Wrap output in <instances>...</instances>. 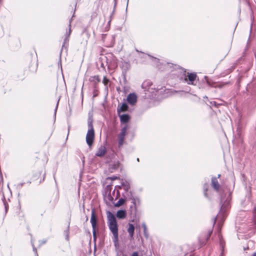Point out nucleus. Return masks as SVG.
<instances>
[{
	"instance_id": "nucleus-13",
	"label": "nucleus",
	"mask_w": 256,
	"mask_h": 256,
	"mask_svg": "<svg viewBox=\"0 0 256 256\" xmlns=\"http://www.w3.org/2000/svg\"><path fill=\"white\" fill-rule=\"evenodd\" d=\"M130 186L129 183L126 181L122 182L120 186V189H123L126 191H128L130 189Z\"/></svg>"
},
{
	"instance_id": "nucleus-11",
	"label": "nucleus",
	"mask_w": 256,
	"mask_h": 256,
	"mask_svg": "<svg viewBox=\"0 0 256 256\" xmlns=\"http://www.w3.org/2000/svg\"><path fill=\"white\" fill-rule=\"evenodd\" d=\"M72 18H71L70 20V22H69V26H70V28H69V30H68V32H66V36L64 40V44L62 46H64V44H66L68 41V38L71 34V29H70V26H71V22H72Z\"/></svg>"
},
{
	"instance_id": "nucleus-18",
	"label": "nucleus",
	"mask_w": 256,
	"mask_h": 256,
	"mask_svg": "<svg viewBox=\"0 0 256 256\" xmlns=\"http://www.w3.org/2000/svg\"><path fill=\"white\" fill-rule=\"evenodd\" d=\"M142 226L144 228V234L146 238L148 236V234L147 230V228L145 223L142 224Z\"/></svg>"
},
{
	"instance_id": "nucleus-6",
	"label": "nucleus",
	"mask_w": 256,
	"mask_h": 256,
	"mask_svg": "<svg viewBox=\"0 0 256 256\" xmlns=\"http://www.w3.org/2000/svg\"><path fill=\"white\" fill-rule=\"evenodd\" d=\"M138 95L135 92H132L128 94L126 98V101L130 106H134L138 102Z\"/></svg>"
},
{
	"instance_id": "nucleus-8",
	"label": "nucleus",
	"mask_w": 256,
	"mask_h": 256,
	"mask_svg": "<svg viewBox=\"0 0 256 256\" xmlns=\"http://www.w3.org/2000/svg\"><path fill=\"white\" fill-rule=\"evenodd\" d=\"M90 222L92 224V228L96 227V219L95 216L94 210H92Z\"/></svg>"
},
{
	"instance_id": "nucleus-1",
	"label": "nucleus",
	"mask_w": 256,
	"mask_h": 256,
	"mask_svg": "<svg viewBox=\"0 0 256 256\" xmlns=\"http://www.w3.org/2000/svg\"><path fill=\"white\" fill-rule=\"evenodd\" d=\"M211 186L214 190L221 196L220 202L222 206L218 216L215 218V221L221 217L223 220L225 217V212L230 205L232 190L228 188H224L221 186L218 182V178L216 177L212 178Z\"/></svg>"
},
{
	"instance_id": "nucleus-40",
	"label": "nucleus",
	"mask_w": 256,
	"mask_h": 256,
	"mask_svg": "<svg viewBox=\"0 0 256 256\" xmlns=\"http://www.w3.org/2000/svg\"><path fill=\"white\" fill-rule=\"evenodd\" d=\"M220 245L222 246V242L220 241Z\"/></svg>"
},
{
	"instance_id": "nucleus-42",
	"label": "nucleus",
	"mask_w": 256,
	"mask_h": 256,
	"mask_svg": "<svg viewBox=\"0 0 256 256\" xmlns=\"http://www.w3.org/2000/svg\"><path fill=\"white\" fill-rule=\"evenodd\" d=\"M137 160H138V162L139 161V158H137Z\"/></svg>"
},
{
	"instance_id": "nucleus-17",
	"label": "nucleus",
	"mask_w": 256,
	"mask_h": 256,
	"mask_svg": "<svg viewBox=\"0 0 256 256\" xmlns=\"http://www.w3.org/2000/svg\"><path fill=\"white\" fill-rule=\"evenodd\" d=\"M125 202V200L122 198H120L116 203L114 204V206H116V207H119L121 206H122Z\"/></svg>"
},
{
	"instance_id": "nucleus-16",
	"label": "nucleus",
	"mask_w": 256,
	"mask_h": 256,
	"mask_svg": "<svg viewBox=\"0 0 256 256\" xmlns=\"http://www.w3.org/2000/svg\"><path fill=\"white\" fill-rule=\"evenodd\" d=\"M132 203L135 206L140 205V200L139 198L133 197L132 198Z\"/></svg>"
},
{
	"instance_id": "nucleus-24",
	"label": "nucleus",
	"mask_w": 256,
	"mask_h": 256,
	"mask_svg": "<svg viewBox=\"0 0 256 256\" xmlns=\"http://www.w3.org/2000/svg\"><path fill=\"white\" fill-rule=\"evenodd\" d=\"M31 242H32V246L33 247V250L36 252V254L38 256L36 250V248L34 246V243L32 241Z\"/></svg>"
},
{
	"instance_id": "nucleus-22",
	"label": "nucleus",
	"mask_w": 256,
	"mask_h": 256,
	"mask_svg": "<svg viewBox=\"0 0 256 256\" xmlns=\"http://www.w3.org/2000/svg\"><path fill=\"white\" fill-rule=\"evenodd\" d=\"M92 234L94 240L96 239V228H92Z\"/></svg>"
},
{
	"instance_id": "nucleus-26",
	"label": "nucleus",
	"mask_w": 256,
	"mask_h": 256,
	"mask_svg": "<svg viewBox=\"0 0 256 256\" xmlns=\"http://www.w3.org/2000/svg\"><path fill=\"white\" fill-rule=\"evenodd\" d=\"M179 92L181 96H186L188 94V92Z\"/></svg>"
},
{
	"instance_id": "nucleus-41",
	"label": "nucleus",
	"mask_w": 256,
	"mask_h": 256,
	"mask_svg": "<svg viewBox=\"0 0 256 256\" xmlns=\"http://www.w3.org/2000/svg\"><path fill=\"white\" fill-rule=\"evenodd\" d=\"M136 52L140 53V52L138 50H136Z\"/></svg>"
},
{
	"instance_id": "nucleus-39",
	"label": "nucleus",
	"mask_w": 256,
	"mask_h": 256,
	"mask_svg": "<svg viewBox=\"0 0 256 256\" xmlns=\"http://www.w3.org/2000/svg\"><path fill=\"white\" fill-rule=\"evenodd\" d=\"M253 256H256V253L254 254H253Z\"/></svg>"
},
{
	"instance_id": "nucleus-35",
	"label": "nucleus",
	"mask_w": 256,
	"mask_h": 256,
	"mask_svg": "<svg viewBox=\"0 0 256 256\" xmlns=\"http://www.w3.org/2000/svg\"><path fill=\"white\" fill-rule=\"evenodd\" d=\"M220 174H218V178H220Z\"/></svg>"
},
{
	"instance_id": "nucleus-30",
	"label": "nucleus",
	"mask_w": 256,
	"mask_h": 256,
	"mask_svg": "<svg viewBox=\"0 0 256 256\" xmlns=\"http://www.w3.org/2000/svg\"><path fill=\"white\" fill-rule=\"evenodd\" d=\"M110 188H111L110 186H107L106 187V190H110Z\"/></svg>"
},
{
	"instance_id": "nucleus-15",
	"label": "nucleus",
	"mask_w": 256,
	"mask_h": 256,
	"mask_svg": "<svg viewBox=\"0 0 256 256\" xmlns=\"http://www.w3.org/2000/svg\"><path fill=\"white\" fill-rule=\"evenodd\" d=\"M128 109V106L126 103H123L120 108H118V113L120 112H126Z\"/></svg>"
},
{
	"instance_id": "nucleus-7",
	"label": "nucleus",
	"mask_w": 256,
	"mask_h": 256,
	"mask_svg": "<svg viewBox=\"0 0 256 256\" xmlns=\"http://www.w3.org/2000/svg\"><path fill=\"white\" fill-rule=\"evenodd\" d=\"M127 126H124L122 130L120 132L118 136V146H122L124 144V139L126 134Z\"/></svg>"
},
{
	"instance_id": "nucleus-33",
	"label": "nucleus",
	"mask_w": 256,
	"mask_h": 256,
	"mask_svg": "<svg viewBox=\"0 0 256 256\" xmlns=\"http://www.w3.org/2000/svg\"><path fill=\"white\" fill-rule=\"evenodd\" d=\"M212 231H211V232H209L208 236L207 239H208V238H209V236H210V234H211V233H212Z\"/></svg>"
},
{
	"instance_id": "nucleus-10",
	"label": "nucleus",
	"mask_w": 256,
	"mask_h": 256,
	"mask_svg": "<svg viewBox=\"0 0 256 256\" xmlns=\"http://www.w3.org/2000/svg\"><path fill=\"white\" fill-rule=\"evenodd\" d=\"M116 216L119 219H124L126 216V212L124 210H118L116 212Z\"/></svg>"
},
{
	"instance_id": "nucleus-43",
	"label": "nucleus",
	"mask_w": 256,
	"mask_h": 256,
	"mask_svg": "<svg viewBox=\"0 0 256 256\" xmlns=\"http://www.w3.org/2000/svg\"><path fill=\"white\" fill-rule=\"evenodd\" d=\"M116 0H114V1L116 2Z\"/></svg>"
},
{
	"instance_id": "nucleus-36",
	"label": "nucleus",
	"mask_w": 256,
	"mask_h": 256,
	"mask_svg": "<svg viewBox=\"0 0 256 256\" xmlns=\"http://www.w3.org/2000/svg\"><path fill=\"white\" fill-rule=\"evenodd\" d=\"M110 178V179H112V180H115L116 178Z\"/></svg>"
},
{
	"instance_id": "nucleus-34",
	"label": "nucleus",
	"mask_w": 256,
	"mask_h": 256,
	"mask_svg": "<svg viewBox=\"0 0 256 256\" xmlns=\"http://www.w3.org/2000/svg\"><path fill=\"white\" fill-rule=\"evenodd\" d=\"M140 54L142 55V56H141L142 57H143L144 56H146L145 54L142 53V52H140Z\"/></svg>"
},
{
	"instance_id": "nucleus-38",
	"label": "nucleus",
	"mask_w": 256,
	"mask_h": 256,
	"mask_svg": "<svg viewBox=\"0 0 256 256\" xmlns=\"http://www.w3.org/2000/svg\"><path fill=\"white\" fill-rule=\"evenodd\" d=\"M46 240H44V241H42V244H44V243H46Z\"/></svg>"
},
{
	"instance_id": "nucleus-29",
	"label": "nucleus",
	"mask_w": 256,
	"mask_h": 256,
	"mask_svg": "<svg viewBox=\"0 0 256 256\" xmlns=\"http://www.w3.org/2000/svg\"><path fill=\"white\" fill-rule=\"evenodd\" d=\"M254 220H256V208L254 209Z\"/></svg>"
},
{
	"instance_id": "nucleus-9",
	"label": "nucleus",
	"mask_w": 256,
	"mask_h": 256,
	"mask_svg": "<svg viewBox=\"0 0 256 256\" xmlns=\"http://www.w3.org/2000/svg\"><path fill=\"white\" fill-rule=\"evenodd\" d=\"M106 152V148L104 146H100L97 151L96 155L98 156H102L105 154Z\"/></svg>"
},
{
	"instance_id": "nucleus-19",
	"label": "nucleus",
	"mask_w": 256,
	"mask_h": 256,
	"mask_svg": "<svg viewBox=\"0 0 256 256\" xmlns=\"http://www.w3.org/2000/svg\"><path fill=\"white\" fill-rule=\"evenodd\" d=\"M122 68L126 70H128L130 68V64L128 62H124L122 63Z\"/></svg>"
},
{
	"instance_id": "nucleus-37",
	"label": "nucleus",
	"mask_w": 256,
	"mask_h": 256,
	"mask_svg": "<svg viewBox=\"0 0 256 256\" xmlns=\"http://www.w3.org/2000/svg\"><path fill=\"white\" fill-rule=\"evenodd\" d=\"M206 82H207L208 84V85H210V84L209 83L208 81V80H206Z\"/></svg>"
},
{
	"instance_id": "nucleus-23",
	"label": "nucleus",
	"mask_w": 256,
	"mask_h": 256,
	"mask_svg": "<svg viewBox=\"0 0 256 256\" xmlns=\"http://www.w3.org/2000/svg\"><path fill=\"white\" fill-rule=\"evenodd\" d=\"M120 163L118 162L116 164H114V167L112 168L113 169L115 170L118 167Z\"/></svg>"
},
{
	"instance_id": "nucleus-4",
	"label": "nucleus",
	"mask_w": 256,
	"mask_h": 256,
	"mask_svg": "<svg viewBox=\"0 0 256 256\" xmlns=\"http://www.w3.org/2000/svg\"><path fill=\"white\" fill-rule=\"evenodd\" d=\"M174 74H178L180 80L182 82H186L188 84L196 85L194 82L197 78L196 73H189L182 68H178L176 73Z\"/></svg>"
},
{
	"instance_id": "nucleus-32",
	"label": "nucleus",
	"mask_w": 256,
	"mask_h": 256,
	"mask_svg": "<svg viewBox=\"0 0 256 256\" xmlns=\"http://www.w3.org/2000/svg\"><path fill=\"white\" fill-rule=\"evenodd\" d=\"M148 56L152 58L154 60H158L156 58H153L149 55H148Z\"/></svg>"
},
{
	"instance_id": "nucleus-12",
	"label": "nucleus",
	"mask_w": 256,
	"mask_h": 256,
	"mask_svg": "<svg viewBox=\"0 0 256 256\" xmlns=\"http://www.w3.org/2000/svg\"><path fill=\"white\" fill-rule=\"evenodd\" d=\"M134 226L132 224H128V232L130 236L132 238L134 236Z\"/></svg>"
},
{
	"instance_id": "nucleus-20",
	"label": "nucleus",
	"mask_w": 256,
	"mask_h": 256,
	"mask_svg": "<svg viewBox=\"0 0 256 256\" xmlns=\"http://www.w3.org/2000/svg\"><path fill=\"white\" fill-rule=\"evenodd\" d=\"M69 230L68 228V229L64 230V234L65 236V238L68 241L69 240Z\"/></svg>"
},
{
	"instance_id": "nucleus-5",
	"label": "nucleus",
	"mask_w": 256,
	"mask_h": 256,
	"mask_svg": "<svg viewBox=\"0 0 256 256\" xmlns=\"http://www.w3.org/2000/svg\"><path fill=\"white\" fill-rule=\"evenodd\" d=\"M88 126L89 129L86 136V142L88 146H90L93 144L94 138V132L92 122H88Z\"/></svg>"
},
{
	"instance_id": "nucleus-31",
	"label": "nucleus",
	"mask_w": 256,
	"mask_h": 256,
	"mask_svg": "<svg viewBox=\"0 0 256 256\" xmlns=\"http://www.w3.org/2000/svg\"><path fill=\"white\" fill-rule=\"evenodd\" d=\"M58 103L57 104V105H56V106L54 110V114H56V110H57V107H58Z\"/></svg>"
},
{
	"instance_id": "nucleus-28",
	"label": "nucleus",
	"mask_w": 256,
	"mask_h": 256,
	"mask_svg": "<svg viewBox=\"0 0 256 256\" xmlns=\"http://www.w3.org/2000/svg\"><path fill=\"white\" fill-rule=\"evenodd\" d=\"M108 200L110 201H112V200H113V198L109 194L108 196Z\"/></svg>"
},
{
	"instance_id": "nucleus-21",
	"label": "nucleus",
	"mask_w": 256,
	"mask_h": 256,
	"mask_svg": "<svg viewBox=\"0 0 256 256\" xmlns=\"http://www.w3.org/2000/svg\"><path fill=\"white\" fill-rule=\"evenodd\" d=\"M109 82V80L106 78V76H104L102 80V82L104 84V85L106 86H107V85Z\"/></svg>"
},
{
	"instance_id": "nucleus-2",
	"label": "nucleus",
	"mask_w": 256,
	"mask_h": 256,
	"mask_svg": "<svg viewBox=\"0 0 256 256\" xmlns=\"http://www.w3.org/2000/svg\"><path fill=\"white\" fill-rule=\"evenodd\" d=\"M141 86L145 96L150 98H155L157 94L163 92L162 88H158L150 80H144Z\"/></svg>"
},
{
	"instance_id": "nucleus-3",
	"label": "nucleus",
	"mask_w": 256,
	"mask_h": 256,
	"mask_svg": "<svg viewBox=\"0 0 256 256\" xmlns=\"http://www.w3.org/2000/svg\"><path fill=\"white\" fill-rule=\"evenodd\" d=\"M108 219V226L110 230L113 234V242L116 245L118 243V224L117 220L114 215L110 212H106Z\"/></svg>"
},
{
	"instance_id": "nucleus-27",
	"label": "nucleus",
	"mask_w": 256,
	"mask_h": 256,
	"mask_svg": "<svg viewBox=\"0 0 256 256\" xmlns=\"http://www.w3.org/2000/svg\"><path fill=\"white\" fill-rule=\"evenodd\" d=\"M207 190V189L204 187V194L206 197H208L207 193L206 192V191Z\"/></svg>"
},
{
	"instance_id": "nucleus-14",
	"label": "nucleus",
	"mask_w": 256,
	"mask_h": 256,
	"mask_svg": "<svg viewBox=\"0 0 256 256\" xmlns=\"http://www.w3.org/2000/svg\"><path fill=\"white\" fill-rule=\"evenodd\" d=\"M120 122L123 123H126L130 120V116L128 114H124L120 116Z\"/></svg>"
},
{
	"instance_id": "nucleus-25",
	"label": "nucleus",
	"mask_w": 256,
	"mask_h": 256,
	"mask_svg": "<svg viewBox=\"0 0 256 256\" xmlns=\"http://www.w3.org/2000/svg\"><path fill=\"white\" fill-rule=\"evenodd\" d=\"M132 256H140L138 252H134L132 253Z\"/></svg>"
}]
</instances>
